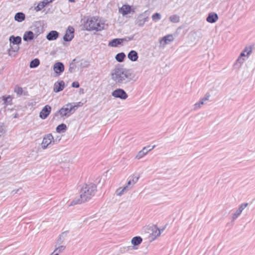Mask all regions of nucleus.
Here are the masks:
<instances>
[{"label": "nucleus", "instance_id": "nucleus-1", "mask_svg": "<svg viewBox=\"0 0 255 255\" xmlns=\"http://www.w3.org/2000/svg\"><path fill=\"white\" fill-rule=\"evenodd\" d=\"M112 79L119 85L126 84L133 79L134 75L131 69L125 68L123 65H117L111 73Z\"/></svg>", "mask_w": 255, "mask_h": 255}, {"label": "nucleus", "instance_id": "nucleus-2", "mask_svg": "<svg viewBox=\"0 0 255 255\" xmlns=\"http://www.w3.org/2000/svg\"><path fill=\"white\" fill-rule=\"evenodd\" d=\"M97 191V186L93 183L85 184L80 190V198L74 199L69 206H73L76 204H81L92 198Z\"/></svg>", "mask_w": 255, "mask_h": 255}, {"label": "nucleus", "instance_id": "nucleus-3", "mask_svg": "<svg viewBox=\"0 0 255 255\" xmlns=\"http://www.w3.org/2000/svg\"><path fill=\"white\" fill-rule=\"evenodd\" d=\"M84 26L86 30L88 31H101L104 28V23H101L98 18L92 17L87 19L86 23L84 24Z\"/></svg>", "mask_w": 255, "mask_h": 255}, {"label": "nucleus", "instance_id": "nucleus-4", "mask_svg": "<svg viewBox=\"0 0 255 255\" xmlns=\"http://www.w3.org/2000/svg\"><path fill=\"white\" fill-rule=\"evenodd\" d=\"M76 111L75 106H73L72 103H68L57 111L54 114V117L60 115L61 117H69Z\"/></svg>", "mask_w": 255, "mask_h": 255}, {"label": "nucleus", "instance_id": "nucleus-5", "mask_svg": "<svg viewBox=\"0 0 255 255\" xmlns=\"http://www.w3.org/2000/svg\"><path fill=\"white\" fill-rule=\"evenodd\" d=\"M112 95L116 98H119L123 100L127 99L128 97V95L125 91L121 88L114 90L112 93Z\"/></svg>", "mask_w": 255, "mask_h": 255}, {"label": "nucleus", "instance_id": "nucleus-6", "mask_svg": "<svg viewBox=\"0 0 255 255\" xmlns=\"http://www.w3.org/2000/svg\"><path fill=\"white\" fill-rule=\"evenodd\" d=\"M55 141L51 133L46 134L42 140L41 146L43 149L46 148L50 144H54Z\"/></svg>", "mask_w": 255, "mask_h": 255}, {"label": "nucleus", "instance_id": "nucleus-7", "mask_svg": "<svg viewBox=\"0 0 255 255\" xmlns=\"http://www.w3.org/2000/svg\"><path fill=\"white\" fill-rule=\"evenodd\" d=\"M74 29L73 27L69 26L66 30L65 33L63 36V40L65 42L71 41L74 38Z\"/></svg>", "mask_w": 255, "mask_h": 255}, {"label": "nucleus", "instance_id": "nucleus-8", "mask_svg": "<svg viewBox=\"0 0 255 255\" xmlns=\"http://www.w3.org/2000/svg\"><path fill=\"white\" fill-rule=\"evenodd\" d=\"M51 111V107L48 105H45L39 113V117L43 120L46 119Z\"/></svg>", "mask_w": 255, "mask_h": 255}, {"label": "nucleus", "instance_id": "nucleus-9", "mask_svg": "<svg viewBox=\"0 0 255 255\" xmlns=\"http://www.w3.org/2000/svg\"><path fill=\"white\" fill-rule=\"evenodd\" d=\"M53 70L58 75H60L64 71V65L60 62H56L53 66Z\"/></svg>", "mask_w": 255, "mask_h": 255}, {"label": "nucleus", "instance_id": "nucleus-10", "mask_svg": "<svg viewBox=\"0 0 255 255\" xmlns=\"http://www.w3.org/2000/svg\"><path fill=\"white\" fill-rule=\"evenodd\" d=\"M155 146L156 145H154L151 147V148H150L149 149H147V148L150 147L149 145L143 147L142 150H141L138 152L136 156V158L138 159L141 158L143 156L146 154L148 151L154 148Z\"/></svg>", "mask_w": 255, "mask_h": 255}, {"label": "nucleus", "instance_id": "nucleus-11", "mask_svg": "<svg viewBox=\"0 0 255 255\" xmlns=\"http://www.w3.org/2000/svg\"><path fill=\"white\" fill-rule=\"evenodd\" d=\"M148 16L144 17L143 13L140 14L135 20V24L139 26H142L145 22L148 21Z\"/></svg>", "mask_w": 255, "mask_h": 255}, {"label": "nucleus", "instance_id": "nucleus-12", "mask_svg": "<svg viewBox=\"0 0 255 255\" xmlns=\"http://www.w3.org/2000/svg\"><path fill=\"white\" fill-rule=\"evenodd\" d=\"M65 87V83L61 80L55 83L53 87V91L55 93L59 92L62 91Z\"/></svg>", "mask_w": 255, "mask_h": 255}, {"label": "nucleus", "instance_id": "nucleus-13", "mask_svg": "<svg viewBox=\"0 0 255 255\" xmlns=\"http://www.w3.org/2000/svg\"><path fill=\"white\" fill-rule=\"evenodd\" d=\"M59 36V33L56 30L50 31L46 36L49 41H53L57 39Z\"/></svg>", "mask_w": 255, "mask_h": 255}, {"label": "nucleus", "instance_id": "nucleus-14", "mask_svg": "<svg viewBox=\"0 0 255 255\" xmlns=\"http://www.w3.org/2000/svg\"><path fill=\"white\" fill-rule=\"evenodd\" d=\"M218 19V15L215 12H210L206 18V20L211 23H215Z\"/></svg>", "mask_w": 255, "mask_h": 255}, {"label": "nucleus", "instance_id": "nucleus-15", "mask_svg": "<svg viewBox=\"0 0 255 255\" xmlns=\"http://www.w3.org/2000/svg\"><path fill=\"white\" fill-rule=\"evenodd\" d=\"M246 56H247V54L246 55V54L244 52H242L239 57L236 60V63L234 64V66L236 67H240L241 66L242 64H243L244 62L245 61V59L243 57H245Z\"/></svg>", "mask_w": 255, "mask_h": 255}, {"label": "nucleus", "instance_id": "nucleus-16", "mask_svg": "<svg viewBox=\"0 0 255 255\" xmlns=\"http://www.w3.org/2000/svg\"><path fill=\"white\" fill-rule=\"evenodd\" d=\"M34 33L31 31H27L25 32L23 36V39L25 41H30L34 39Z\"/></svg>", "mask_w": 255, "mask_h": 255}, {"label": "nucleus", "instance_id": "nucleus-17", "mask_svg": "<svg viewBox=\"0 0 255 255\" xmlns=\"http://www.w3.org/2000/svg\"><path fill=\"white\" fill-rule=\"evenodd\" d=\"M128 58L132 62L136 61L138 58V53L136 51L132 50L128 53Z\"/></svg>", "mask_w": 255, "mask_h": 255}, {"label": "nucleus", "instance_id": "nucleus-18", "mask_svg": "<svg viewBox=\"0 0 255 255\" xmlns=\"http://www.w3.org/2000/svg\"><path fill=\"white\" fill-rule=\"evenodd\" d=\"M173 35L172 34H168L162 37V38L160 40V42L161 44L162 43L163 45H166L173 41Z\"/></svg>", "mask_w": 255, "mask_h": 255}, {"label": "nucleus", "instance_id": "nucleus-19", "mask_svg": "<svg viewBox=\"0 0 255 255\" xmlns=\"http://www.w3.org/2000/svg\"><path fill=\"white\" fill-rule=\"evenodd\" d=\"M210 96V94L207 93L203 98L201 99L198 103H197L194 105V110H196L200 108L201 106L204 104L205 101L208 100Z\"/></svg>", "mask_w": 255, "mask_h": 255}, {"label": "nucleus", "instance_id": "nucleus-20", "mask_svg": "<svg viewBox=\"0 0 255 255\" xmlns=\"http://www.w3.org/2000/svg\"><path fill=\"white\" fill-rule=\"evenodd\" d=\"M9 40L10 43L18 45L21 42V38L19 36H14V35H11L9 37Z\"/></svg>", "mask_w": 255, "mask_h": 255}, {"label": "nucleus", "instance_id": "nucleus-21", "mask_svg": "<svg viewBox=\"0 0 255 255\" xmlns=\"http://www.w3.org/2000/svg\"><path fill=\"white\" fill-rule=\"evenodd\" d=\"M131 10V7L129 5H124L119 9L120 12H121L123 15H127L129 13Z\"/></svg>", "mask_w": 255, "mask_h": 255}, {"label": "nucleus", "instance_id": "nucleus-22", "mask_svg": "<svg viewBox=\"0 0 255 255\" xmlns=\"http://www.w3.org/2000/svg\"><path fill=\"white\" fill-rule=\"evenodd\" d=\"M130 184L131 180H129L128 182L127 185L126 186H125L121 190H120V189H118L117 190V195L119 196H121L124 192L128 191L129 189H130Z\"/></svg>", "mask_w": 255, "mask_h": 255}, {"label": "nucleus", "instance_id": "nucleus-23", "mask_svg": "<svg viewBox=\"0 0 255 255\" xmlns=\"http://www.w3.org/2000/svg\"><path fill=\"white\" fill-rule=\"evenodd\" d=\"M122 44V40L121 38H115L109 42L108 46L116 47Z\"/></svg>", "mask_w": 255, "mask_h": 255}, {"label": "nucleus", "instance_id": "nucleus-24", "mask_svg": "<svg viewBox=\"0 0 255 255\" xmlns=\"http://www.w3.org/2000/svg\"><path fill=\"white\" fill-rule=\"evenodd\" d=\"M25 18V15L22 12H17L14 15V20L17 22H21Z\"/></svg>", "mask_w": 255, "mask_h": 255}, {"label": "nucleus", "instance_id": "nucleus-25", "mask_svg": "<svg viewBox=\"0 0 255 255\" xmlns=\"http://www.w3.org/2000/svg\"><path fill=\"white\" fill-rule=\"evenodd\" d=\"M142 241V239L141 237L140 236H135L132 239L131 243L134 246H135L140 245Z\"/></svg>", "mask_w": 255, "mask_h": 255}, {"label": "nucleus", "instance_id": "nucleus-26", "mask_svg": "<svg viewBox=\"0 0 255 255\" xmlns=\"http://www.w3.org/2000/svg\"><path fill=\"white\" fill-rule=\"evenodd\" d=\"M126 56L125 53L124 52H120L118 53L116 56L115 59L116 60L119 62H122L124 61Z\"/></svg>", "mask_w": 255, "mask_h": 255}, {"label": "nucleus", "instance_id": "nucleus-27", "mask_svg": "<svg viewBox=\"0 0 255 255\" xmlns=\"http://www.w3.org/2000/svg\"><path fill=\"white\" fill-rule=\"evenodd\" d=\"M40 64V60L38 58H35L31 61L29 67L30 68H34L38 67Z\"/></svg>", "mask_w": 255, "mask_h": 255}, {"label": "nucleus", "instance_id": "nucleus-28", "mask_svg": "<svg viewBox=\"0 0 255 255\" xmlns=\"http://www.w3.org/2000/svg\"><path fill=\"white\" fill-rule=\"evenodd\" d=\"M164 230V228H163L161 230L158 229L156 226H154V228L152 229V235L155 236V238L159 236L161 234V232L163 231Z\"/></svg>", "mask_w": 255, "mask_h": 255}, {"label": "nucleus", "instance_id": "nucleus-29", "mask_svg": "<svg viewBox=\"0 0 255 255\" xmlns=\"http://www.w3.org/2000/svg\"><path fill=\"white\" fill-rule=\"evenodd\" d=\"M67 129V126L64 124H61L59 125L56 127V131L59 133L63 132L66 131Z\"/></svg>", "mask_w": 255, "mask_h": 255}, {"label": "nucleus", "instance_id": "nucleus-30", "mask_svg": "<svg viewBox=\"0 0 255 255\" xmlns=\"http://www.w3.org/2000/svg\"><path fill=\"white\" fill-rule=\"evenodd\" d=\"M2 100L3 101V104L4 105H11L12 103V98L10 96H8L7 97L3 96Z\"/></svg>", "mask_w": 255, "mask_h": 255}, {"label": "nucleus", "instance_id": "nucleus-31", "mask_svg": "<svg viewBox=\"0 0 255 255\" xmlns=\"http://www.w3.org/2000/svg\"><path fill=\"white\" fill-rule=\"evenodd\" d=\"M170 20L173 23H177L179 22L180 17L176 14L172 15L169 17Z\"/></svg>", "mask_w": 255, "mask_h": 255}, {"label": "nucleus", "instance_id": "nucleus-32", "mask_svg": "<svg viewBox=\"0 0 255 255\" xmlns=\"http://www.w3.org/2000/svg\"><path fill=\"white\" fill-rule=\"evenodd\" d=\"M75 61V59H74L73 61L70 63L69 68V72L71 73H74L75 71V69L76 68V66L74 64V62Z\"/></svg>", "mask_w": 255, "mask_h": 255}, {"label": "nucleus", "instance_id": "nucleus-33", "mask_svg": "<svg viewBox=\"0 0 255 255\" xmlns=\"http://www.w3.org/2000/svg\"><path fill=\"white\" fill-rule=\"evenodd\" d=\"M253 47L251 46L249 47L246 46L242 52L247 53V56L248 57L252 52Z\"/></svg>", "mask_w": 255, "mask_h": 255}, {"label": "nucleus", "instance_id": "nucleus-34", "mask_svg": "<svg viewBox=\"0 0 255 255\" xmlns=\"http://www.w3.org/2000/svg\"><path fill=\"white\" fill-rule=\"evenodd\" d=\"M152 20L156 22L160 20L161 18V16L159 13L156 12L152 15Z\"/></svg>", "mask_w": 255, "mask_h": 255}, {"label": "nucleus", "instance_id": "nucleus-35", "mask_svg": "<svg viewBox=\"0 0 255 255\" xmlns=\"http://www.w3.org/2000/svg\"><path fill=\"white\" fill-rule=\"evenodd\" d=\"M139 178L138 176H132L131 177V178L129 179V180H131V184L130 185V188H131L132 186L134 185L135 183H136Z\"/></svg>", "mask_w": 255, "mask_h": 255}, {"label": "nucleus", "instance_id": "nucleus-36", "mask_svg": "<svg viewBox=\"0 0 255 255\" xmlns=\"http://www.w3.org/2000/svg\"><path fill=\"white\" fill-rule=\"evenodd\" d=\"M45 6V3H44L42 1L38 4V5L35 7V9L36 11H38L41 10Z\"/></svg>", "mask_w": 255, "mask_h": 255}, {"label": "nucleus", "instance_id": "nucleus-37", "mask_svg": "<svg viewBox=\"0 0 255 255\" xmlns=\"http://www.w3.org/2000/svg\"><path fill=\"white\" fill-rule=\"evenodd\" d=\"M14 92H15L17 95H21L22 94L23 90L22 88L18 86H16L14 89Z\"/></svg>", "mask_w": 255, "mask_h": 255}, {"label": "nucleus", "instance_id": "nucleus-38", "mask_svg": "<svg viewBox=\"0 0 255 255\" xmlns=\"http://www.w3.org/2000/svg\"><path fill=\"white\" fill-rule=\"evenodd\" d=\"M241 212L238 210V209L236 210V211L233 214L232 219V221H234L235 220H236L238 217L241 215Z\"/></svg>", "mask_w": 255, "mask_h": 255}, {"label": "nucleus", "instance_id": "nucleus-39", "mask_svg": "<svg viewBox=\"0 0 255 255\" xmlns=\"http://www.w3.org/2000/svg\"><path fill=\"white\" fill-rule=\"evenodd\" d=\"M134 35L130 36H127L123 38H121L122 40V43L124 41H129L134 39Z\"/></svg>", "mask_w": 255, "mask_h": 255}, {"label": "nucleus", "instance_id": "nucleus-40", "mask_svg": "<svg viewBox=\"0 0 255 255\" xmlns=\"http://www.w3.org/2000/svg\"><path fill=\"white\" fill-rule=\"evenodd\" d=\"M65 249V246H60L57 248L55 250L54 252L58 253V254L64 251Z\"/></svg>", "mask_w": 255, "mask_h": 255}, {"label": "nucleus", "instance_id": "nucleus-41", "mask_svg": "<svg viewBox=\"0 0 255 255\" xmlns=\"http://www.w3.org/2000/svg\"><path fill=\"white\" fill-rule=\"evenodd\" d=\"M248 205V203H243V204H242L239 207V208L238 209V210H239L240 211H241V212H242L243 210L246 207H247Z\"/></svg>", "mask_w": 255, "mask_h": 255}, {"label": "nucleus", "instance_id": "nucleus-42", "mask_svg": "<svg viewBox=\"0 0 255 255\" xmlns=\"http://www.w3.org/2000/svg\"><path fill=\"white\" fill-rule=\"evenodd\" d=\"M72 86L74 88H78L80 86V84L78 82L75 81L72 83Z\"/></svg>", "mask_w": 255, "mask_h": 255}, {"label": "nucleus", "instance_id": "nucleus-43", "mask_svg": "<svg viewBox=\"0 0 255 255\" xmlns=\"http://www.w3.org/2000/svg\"><path fill=\"white\" fill-rule=\"evenodd\" d=\"M4 133V130L3 127L2 125L0 124V137L3 135Z\"/></svg>", "mask_w": 255, "mask_h": 255}, {"label": "nucleus", "instance_id": "nucleus-44", "mask_svg": "<svg viewBox=\"0 0 255 255\" xmlns=\"http://www.w3.org/2000/svg\"><path fill=\"white\" fill-rule=\"evenodd\" d=\"M64 238L62 237L59 236L58 239L57 240V243L58 244H61L63 242Z\"/></svg>", "mask_w": 255, "mask_h": 255}, {"label": "nucleus", "instance_id": "nucleus-45", "mask_svg": "<svg viewBox=\"0 0 255 255\" xmlns=\"http://www.w3.org/2000/svg\"><path fill=\"white\" fill-rule=\"evenodd\" d=\"M19 48V47L18 45H16V46H14V47H12V46H11V48H10L11 50L13 52L17 51L18 50Z\"/></svg>", "mask_w": 255, "mask_h": 255}, {"label": "nucleus", "instance_id": "nucleus-46", "mask_svg": "<svg viewBox=\"0 0 255 255\" xmlns=\"http://www.w3.org/2000/svg\"><path fill=\"white\" fill-rule=\"evenodd\" d=\"M83 105V103L82 102H78L75 104L73 106H75V109L79 107H81Z\"/></svg>", "mask_w": 255, "mask_h": 255}, {"label": "nucleus", "instance_id": "nucleus-47", "mask_svg": "<svg viewBox=\"0 0 255 255\" xmlns=\"http://www.w3.org/2000/svg\"><path fill=\"white\" fill-rule=\"evenodd\" d=\"M20 190H21V188H19V189H18L16 190H13V191H12L11 194L12 195H14V194L17 193Z\"/></svg>", "mask_w": 255, "mask_h": 255}, {"label": "nucleus", "instance_id": "nucleus-48", "mask_svg": "<svg viewBox=\"0 0 255 255\" xmlns=\"http://www.w3.org/2000/svg\"><path fill=\"white\" fill-rule=\"evenodd\" d=\"M54 0H44L43 1V3H45V5H46L47 4L52 2Z\"/></svg>", "mask_w": 255, "mask_h": 255}, {"label": "nucleus", "instance_id": "nucleus-49", "mask_svg": "<svg viewBox=\"0 0 255 255\" xmlns=\"http://www.w3.org/2000/svg\"><path fill=\"white\" fill-rule=\"evenodd\" d=\"M68 231L64 232H63L60 236L61 237H62L64 239V238L66 236Z\"/></svg>", "mask_w": 255, "mask_h": 255}, {"label": "nucleus", "instance_id": "nucleus-50", "mask_svg": "<svg viewBox=\"0 0 255 255\" xmlns=\"http://www.w3.org/2000/svg\"><path fill=\"white\" fill-rule=\"evenodd\" d=\"M50 255H59L58 253L54 252V251Z\"/></svg>", "mask_w": 255, "mask_h": 255}, {"label": "nucleus", "instance_id": "nucleus-51", "mask_svg": "<svg viewBox=\"0 0 255 255\" xmlns=\"http://www.w3.org/2000/svg\"><path fill=\"white\" fill-rule=\"evenodd\" d=\"M70 2H75V0H69Z\"/></svg>", "mask_w": 255, "mask_h": 255}, {"label": "nucleus", "instance_id": "nucleus-52", "mask_svg": "<svg viewBox=\"0 0 255 255\" xmlns=\"http://www.w3.org/2000/svg\"><path fill=\"white\" fill-rule=\"evenodd\" d=\"M1 159V156H0V159Z\"/></svg>", "mask_w": 255, "mask_h": 255}]
</instances>
